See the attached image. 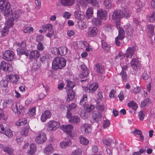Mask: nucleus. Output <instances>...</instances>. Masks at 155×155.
Segmentation results:
<instances>
[{
	"mask_svg": "<svg viewBox=\"0 0 155 155\" xmlns=\"http://www.w3.org/2000/svg\"><path fill=\"white\" fill-rule=\"evenodd\" d=\"M0 9L6 16L12 14L11 4L7 0H0Z\"/></svg>",
	"mask_w": 155,
	"mask_h": 155,
	"instance_id": "obj_1",
	"label": "nucleus"
},
{
	"mask_svg": "<svg viewBox=\"0 0 155 155\" xmlns=\"http://www.w3.org/2000/svg\"><path fill=\"white\" fill-rule=\"evenodd\" d=\"M66 62L65 59H54L52 62V68L54 70L61 69L65 66Z\"/></svg>",
	"mask_w": 155,
	"mask_h": 155,
	"instance_id": "obj_2",
	"label": "nucleus"
},
{
	"mask_svg": "<svg viewBox=\"0 0 155 155\" xmlns=\"http://www.w3.org/2000/svg\"><path fill=\"white\" fill-rule=\"evenodd\" d=\"M60 126V124L59 122L53 120H50L47 124L48 129L51 131L56 130Z\"/></svg>",
	"mask_w": 155,
	"mask_h": 155,
	"instance_id": "obj_3",
	"label": "nucleus"
},
{
	"mask_svg": "<svg viewBox=\"0 0 155 155\" xmlns=\"http://www.w3.org/2000/svg\"><path fill=\"white\" fill-rule=\"evenodd\" d=\"M46 140V134L44 132H40L36 134L35 140L37 143H42L45 142Z\"/></svg>",
	"mask_w": 155,
	"mask_h": 155,
	"instance_id": "obj_4",
	"label": "nucleus"
},
{
	"mask_svg": "<svg viewBox=\"0 0 155 155\" xmlns=\"http://www.w3.org/2000/svg\"><path fill=\"white\" fill-rule=\"evenodd\" d=\"M12 110L15 114H17L18 116L20 115L21 114L23 113L25 110V108L21 105H19L18 107L17 104H13L12 107Z\"/></svg>",
	"mask_w": 155,
	"mask_h": 155,
	"instance_id": "obj_5",
	"label": "nucleus"
},
{
	"mask_svg": "<svg viewBox=\"0 0 155 155\" xmlns=\"http://www.w3.org/2000/svg\"><path fill=\"white\" fill-rule=\"evenodd\" d=\"M0 67L1 69L5 71L11 72L13 70L12 65L8 62H6L4 61H3L1 62Z\"/></svg>",
	"mask_w": 155,
	"mask_h": 155,
	"instance_id": "obj_6",
	"label": "nucleus"
},
{
	"mask_svg": "<svg viewBox=\"0 0 155 155\" xmlns=\"http://www.w3.org/2000/svg\"><path fill=\"white\" fill-rule=\"evenodd\" d=\"M6 78L8 81L13 84H16L18 82L20 77L19 75L17 74H10L7 75Z\"/></svg>",
	"mask_w": 155,
	"mask_h": 155,
	"instance_id": "obj_7",
	"label": "nucleus"
},
{
	"mask_svg": "<svg viewBox=\"0 0 155 155\" xmlns=\"http://www.w3.org/2000/svg\"><path fill=\"white\" fill-rule=\"evenodd\" d=\"M102 117V113L100 111L95 110L93 112L91 117L94 122L97 123L100 121L101 120Z\"/></svg>",
	"mask_w": 155,
	"mask_h": 155,
	"instance_id": "obj_8",
	"label": "nucleus"
},
{
	"mask_svg": "<svg viewBox=\"0 0 155 155\" xmlns=\"http://www.w3.org/2000/svg\"><path fill=\"white\" fill-rule=\"evenodd\" d=\"M81 130L82 133L87 134L91 132L92 128L88 124H84L81 126Z\"/></svg>",
	"mask_w": 155,
	"mask_h": 155,
	"instance_id": "obj_9",
	"label": "nucleus"
},
{
	"mask_svg": "<svg viewBox=\"0 0 155 155\" xmlns=\"http://www.w3.org/2000/svg\"><path fill=\"white\" fill-rule=\"evenodd\" d=\"M98 29L95 27H91L87 29V34L89 37H93L97 35Z\"/></svg>",
	"mask_w": 155,
	"mask_h": 155,
	"instance_id": "obj_10",
	"label": "nucleus"
},
{
	"mask_svg": "<svg viewBox=\"0 0 155 155\" xmlns=\"http://www.w3.org/2000/svg\"><path fill=\"white\" fill-rule=\"evenodd\" d=\"M136 48L134 47H128L127 49V52L124 55V57L131 58L134 55Z\"/></svg>",
	"mask_w": 155,
	"mask_h": 155,
	"instance_id": "obj_11",
	"label": "nucleus"
},
{
	"mask_svg": "<svg viewBox=\"0 0 155 155\" xmlns=\"http://www.w3.org/2000/svg\"><path fill=\"white\" fill-rule=\"evenodd\" d=\"M97 15L98 18L101 19H106L107 18V12L102 9H99L97 11Z\"/></svg>",
	"mask_w": 155,
	"mask_h": 155,
	"instance_id": "obj_12",
	"label": "nucleus"
},
{
	"mask_svg": "<svg viewBox=\"0 0 155 155\" xmlns=\"http://www.w3.org/2000/svg\"><path fill=\"white\" fill-rule=\"evenodd\" d=\"M51 116V113L49 110H45L41 116V119L42 122H45L47 119L49 118Z\"/></svg>",
	"mask_w": 155,
	"mask_h": 155,
	"instance_id": "obj_13",
	"label": "nucleus"
},
{
	"mask_svg": "<svg viewBox=\"0 0 155 155\" xmlns=\"http://www.w3.org/2000/svg\"><path fill=\"white\" fill-rule=\"evenodd\" d=\"M94 68H96L97 72L100 74H103L105 73V68L101 64L97 63L94 66Z\"/></svg>",
	"mask_w": 155,
	"mask_h": 155,
	"instance_id": "obj_14",
	"label": "nucleus"
},
{
	"mask_svg": "<svg viewBox=\"0 0 155 155\" xmlns=\"http://www.w3.org/2000/svg\"><path fill=\"white\" fill-rule=\"evenodd\" d=\"M4 58H15V55L14 52L10 50H6L3 54Z\"/></svg>",
	"mask_w": 155,
	"mask_h": 155,
	"instance_id": "obj_15",
	"label": "nucleus"
},
{
	"mask_svg": "<svg viewBox=\"0 0 155 155\" xmlns=\"http://www.w3.org/2000/svg\"><path fill=\"white\" fill-rule=\"evenodd\" d=\"M121 15L122 18H128L130 17L131 15V12L127 8H122L121 10Z\"/></svg>",
	"mask_w": 155,
	"mask_h": 155,
	"instance_id": "obj_16",
	"label": "nucleus"
},
{
	"mask_svg": "<svg viewBox=\"0 0 155 155\" xmlns=\"http://www.w3.org/2000/svg\"><path fill=\"white\" fill-rule=\"evenodd\" d=\"M62 131L67 133H70L73 129L72 125H62L61 127Z\"/></svg>",
	"mask_w": 155,
	"mask_h": 155,
	"instance_id": "obj_17",
	"label": "nucleus"
},
{
	"mask_svg": "<svg viewBox=\"0 0 155 155\" xmlns=\"http://www.w3.org/2000/svg\"><path fill=\"white\" fill-rule=\"evenodd\" d=\"M66 92L67 96V101H69L74 100L75 98V94L74 91L71 89H68Z\"/></svg>",
	"mask_w": 155,
	"mask_h": 155,
	"instance_id": "obj_18",
	"label": "nucleus"
},
{
	"mask_svg": "<svg viewBox=\"0 0 155 155\" xmlns=\"http://www.w3.org/2000/svg\"><path fill=\"white\" fill-rule=\"evenodd\" d=\"M81 67L82 69V71L80 77L81 78H83L87 77L89 74L90 72L85 65H82Z\"/></svg>",
	"mask_w": 155,
	"mask_h": 155,
	"instance_id": "obj_19",
	"label": "nucleus"
},
{
	"mask_svg": "<svg viewBox=\"0 0 155 155\" xmlns=\"http://www.w3.org/2000/svg\"><path fill=\"white\" fill-rule=\"evenodd\" d=\"M131 66L134 70H136L137 67L140 65V62L138 59H132L130 62Z\"/></svg>",
	"mask_w": 155,
	"mask_h": 155,
	"instance_id": "obj_20",
	"label": "nucleus"
},
{
	"mask_svg": "<svg viewBox=\"0 0 155 155\" xmlns=\"http://www.w3.org/2000/svg\"><path fill=\"white\" fill-rule=\"evenodd\" d=\"M74 15L75 18L78 20L83 19L84 18V13L80 10L75 11L74 13Z\"/></svg>",
	"mask_w": 155,
	"mask_h": 155,
	"instance_id": "obj_21",
	"label": "nucleus"
},
{
	"mask_svg": "<svg viewBox=\"0 0 155 155\" xmlns=\"http://www.w3.org/2000/svg\"><path fill=\"white\" fill-rule=\"evenodd\" d=\"M101 43L102 48L104 51L107 53L110 52V45L105 42L104 40H101Z\"/></svg>",
	"mask_w": 155,
	"mask_h": 155,
	"instance_id": "obj_22",
	"label": "nucleus"
},
{
	"mask_svg": "<svg viewBox=\"0 0 155 155\" xmlns=\"http://www.w3.org/2000/svg\"><path fill=\"white\" fill-rule=\"evenodd\" d=\"M118 35L116 37L119 38L121 41H122L125 38V32L124 29L120 26L118 28Z\"/></svg>",
	"mask_w": 155,
	"mask_h": 155,
	"instance_id": "obj_23",
	"label": "nucleus"
},
{
	"mask_svg": "<svg viewBox=\"0 0 155 155\" xmlns=\"http://www.w3.org/2000/svg\"><path fill=\"white\" fill-rule=\"evenodd\" d=\"M121 10L116 9L113 12L112 18L114 20H116L118 18H122L121 15Z\"/></svg>",
	"mask_w": 155,
	"mask_h": 155,
	"instance_id": "obj_24",
	"label": "nucleus"
},
{
	"mask_svg": "<svg viewBox=\"0 0 155 155\" xmlns=\"http://www.w3.org/2000/svg\"><path fill=\"white\" fill-rule=\"evenodd\" d=\"M75 0H61V3L64 6H71L74 3Z\"/></svg>",
	"mask_w": 155,
	"mask_h": 155,
	"instance_id": "obj_25",
	"label": "nucleus"
},
{
	"mask_svg": "<svg viewBox=\"0 0 155 155\" xmlns=\"http://www.w3.org/2000/svg\"><path fill=\"white\" fill-rule=\"evenodd\" d=\"M54 151V148L52 144H50L44 149V152L46 154H49Z\"/></svg>",
	"mask_w": 155,
	"mask_h": 155,
	"instance_id": "obj_26",
	"label": "nucleus"
},
{
	"mask_svg": "<svg viewBox=\"0 0 155 155\" xmlns=\"http://www.w3.org/2000/svg\"><path fill=\"white\" fill-rule=\"evenodd\" d=\"M84 108L86 111L87 112H90L94 109L95 106L92 104H86L84 105Z\"/></svg>",
	"mask_w": 155,
	"mask_h": 155,
	"instance_id": "obj_27",
	"label": "nucleus"
},
{
	"mask_svg": "<svg viewBox=\"0 0 155 155\" xmlns=\"http://www.w3.org/2000/svg\"><path fill=\"white\" fill-rule=\"evenodd\" d=\"M88 44L84 41H79L77 43V45L78 49H82L87 47V45Z\"/></svg>",
	"mask_w": 155,
	"mask_h": 155,
	"instance_id": "obj_28",
	"label": "nucleus"
},
{
	"mask_svg": "<svg viewBox=\"0 0 155 155\" xmlns=\"http://www.w3.org/2000/svg\"><path fill=\"white\" fill-rule=\"evenodd\" d=\"M30 149L28 151L29 154L32 155L37 150L36 145L35 144L31 143L29 146Z\"/></svg>",
	"mask_w": 155,
	"mask_h": 155,
	"instance_id": "obj_29",
	"label": "nucleus"
},
{
	"mask_svg": "<svg viewBox=\"0 0 155 155\" xmlns=\"http://www.w3.org/2000/svg\"><path fill=\"white\" fill-rule=\"evenodd\" d=\"M80 120L81 119L79 117L77 116H74L72 117L70 120H69L68 121L71 123L77 124L80 122Z\"/></svg>",
	"mask_w": 155,
	"mask_h": 155,
	"instance_id": "obj_30",
	"label": "nucleus"
},
{
	"mask_svg": "<svg viewBox=\"0 0 155 155\" xmlns=\"http://www.w3.org/2000/svg\"><path fill=\"white\" fill-rule=\"evenodd\" d=\"M94 13L93 9L91 7H89L87 9L86 16L88 19L90 18L93 15Z\"/></svg>",
	"mask_w": 155,
	"mask_h": 155,
	"instance_id": "obj_31",
	"label": "nucleus"
},
{
	"mask_svg": "<svg viewBox=\"0 0 155 155\" xmlns=\"http://www.w3.org/2000/svg\"><path fill=\"white\" fill-rule=\"evenodd\" d=\"M40 56V53L36 50L31 51L30 53V58H38Z\"/></svg>",
	"mask_w": 155,
	"mask_h": 155,
	"instance_id": "obj_32",
	"label": "nucleus"
},
{
	"mask_svg": "<svg viewBox=\"0 0 155 155\" xmlns=\"http://www.w3.org/2000/svg\"><path fill=\"white\" fill-rule=\"evenodd\" d=\"M98 86V84L96 83H93L90 85V86L88 90H89V92H94L96 90Z\"/></svg>",
	"mask_w": 155,
	"mask_h": 155,
	"instance_id": "obj_33",
	"label": "nucleus"
},
{
	"mask_svg": "<svg viewBox=\"0 0 155 155\" xmlns=\"http://www.w3.org/2000/svg\"><path fill=\"white\" fill-rule=\"evenodd\" d=\"M127 105L129 107L131 108L134 110H136L138 107L137 103L133 101H130L127 103Z\"/></svg>",
	"mask_w": 155,
	"mask_h": 155,
	"instance_id": "obj_34",
	"label": "nucleus"
},
{
	"mask_svg": "<svg viewBox=\"0 0 155 155\" xmlns=\"http://www.w3.org/2000/svg\"><path fill=\"white\" fill-rule=\"evenodd\" d=\"M14 18H11L8 19L5 23V25L9 28L12 27L14 25Z\"/></svg>",
	"mask_w": 155,
	"mask_h": 155,
	"instance_id": "obj_35",
	"label": "nucleus"
},
{
	"mask_svg": "<svg viewBox=\"0 0 155 155\" xmlns=\"http://www.w3.org/2000/svg\"><path fill=\"white\" fill-rule=\"evenodd\" d=\"M3 134L9 138H12L13 136L12 131L10 129L8 128H5V130Z\"/></svg>",
	"mask_w": 155,
	"mask_h": 155,
	"instance_id": "obj_36",
	"label": "nucleus"
},
{
	"mask_svg": "<svg viewBox=\"0 0 155 155\" xmlns=\"http://www.w3.org/2000/svg\"><path fill=\"white\" fill-rule=\"evenodd\" d=\"M103 5L105 9H109L112 7V2L110 0H105L103 2Z\"/></svg>",
	"mask_w": 155,
	"mask_h": 155,
	"instance_id": "obj_37",
	"label": "nucleus"
},
{
	"mask_svg": "<svg viewBox=\"0 0 155 155\" xmlns=\"http://www.w3.org/2000/svg\"><path fill=\"white\" fill-rule=\"evenodd\" d=\"M79 28L81 30H84L87 28V26L86 22L82 20L79 21L77 24Z\"/></svg>",
	"mask_w": 155,
	"mask_h": 155,
	"instance_id": "obj_38",
	"label": "nucleus"
},
{
	"mask_svg": "<svg viewBox=\"0 0 155 155\" xmlns=\"http://www.w3.org/2000/svg\"><path fill=\"white\" fill-rule=\"evenodd\" d=\"M80 143L84 145H87L89 142V140L85 137L82 136H80L79 137Z\"/></svg>",
	"mask_w": 155,
	"mask_h": 155,
	"instance_id": "obj_39",
	"label": "nucleus"
},
{
	"mask_svg": "<svg viewBox=\"0 0 155 155\" xmlns=\"http://www.w3.org/2000/svg\"><path fill=\"white\" fill-rule=\"evenodd\" d=\"M85 0H78L77 2V5L78 6V10H80V7H85L87 5V3Z\"/></svg>",
	"mask_w": 155,
	"mask_h": 155,
	"instance_id": "obj_40",
	"label": "nucleus"
},
{
	"mask_svg": "<svg viewBox=\"0 0 155 155\" xmlns=\"http://www.w3.org/2000/svg\"><path fill=\"white\" fill-rule=\"evenodd\" d=\"M71 144V142L69 140L67 141H64L60 143V146L62 148H65Z\"/></svg>",
	"mask_w": 155,
	"mask_h": 155,
	"instance_id": "obj_41",
	"label": "nucleus"
},
{
	"mask_svg": "<svg viewBox=\"0 0 155 155\" xmlns=\"http://www.w3.org/2000/svg\"><path fill=\"white\" fill-rule=\"evenodd\" d=\"M67 48L65 47H61L59 48V55L64 56L67 53Z\"/></svg>",
	"mask_w": 155,
	"mask_h": 155,
	"instance_id": "obj_42",
	"label": "nucleus"
},
{
	"mask_svg": "<svg viewBox=\"0 0 155 155\" xmlns=\"http://www.w3.org/2000/svg\"><path fill=\"white\" fill-rule=\"evenodd\" d=\"M4 152L7 153L9 155H13V150L10 147H4L2 148Z\"/></svg>",
	"mask_w": 155,
	"mask_h": 155,
	"instance_id": "obj_43",
	"label": "nucleus"
},
{
	"mask_svg": "<svg viewBox=\"0 0 155 155\" xmlns=\"http://www.w3.org/2000/svg\"><path fill=\"white\" fill-rule=\"evenodd\" d=\"M92 24L95 26H99L101 24V21L98 18H93L92 21Z\"/></svg>",
	"mask_w": 155,
	"mask_h": 155,
	"instance_id": "obj_44",
	"label": "nucleus"
},
{
	"mask_svg": "<svg viewBox=\"0 0 155 155\" xmlns=\"http://www.w3.org/2000/svg\"><path fill=\"white\" fill-rule=\"evenodd\" d=\"M87 101V95L86 94H84L80 100V104L84 106L86 104V103Z\"/></svg>",
	"mask_w": 155,
	"mask_h": 155,
	"instance_id": "obj_45",
	"label": "nucleus"
},
{
	"mask_svg": "<svg viewBox=\"0 0 155 155\" xmlns=\"http://www.w3.org/2000/svg\"><path fill=\"white\" fill-rule=\"evenodd\" d=\"M36 108L35 107H33L31 108H30L28 112V114L31 117L35 116L36 113Z\"/></svg>",
	"mask_w": 155,
	"mask_h": 155,
	"instance_id": "obj_46",
	"label": "nucleus"
},
{
	"mask_svg": "<svg viewBox=\"0 0 155 155\" xmlns=\"http://www.w3.org/2000/svg\"><path fill=\"white\" fill-rule=\"evenodd\" d=\"M23 12V11L21 10L16 9L14 12L13 15H14V16L15 18L17 19L21 16Z\"/></svg>",
	"mask_w": 155,
	"mask_h": 155,
	"instance_id": "obj_47",
	"label": "nucleus"
},
{
	"mask_svg": "<svg viewBox=\"0 0 155 155\" xmlns=\"http://www.w3.org/2000/svg\"><path fill=\"white\" fill-rule=\"evenodd\" d=\"M148 21L150 22H153L155 20V10L148 16Z\"/></svg>",
	"mask_w": 155,
	"mask_h": 155,
	"instance_id": "obj_48",
	"label": "nucleus"
},
{
	"mask_svg": "<svg viewBox=\"0 0 155 155\" xmlns=\"http://www.w3.org/2000/svg\"><path fill=\"white\" fill-rule=\"evenodd\" d=\"M120 74L121 77L123 81L126 82L127 79V75L126 72L122 70L120 72Z\"/></svg>",
	"mask_w": 155,
	"mask_h": 155,
	"instance_id": "obj_49",
	"label": "nucleus"
},
{
	"mask_svg": "<svg viewBox=\"0 0 155 155\" xmlns=\"http://www.w3.org/2000/svg\"><path fill=\"white\" fill-rule=\"evenodd\" d=\"M9 28H8L6 26H5L2 28V35L3 37L6 35L8 34V32L9 31Z\"/></svg>",
	"mask_w": 155,
	"mask_h": 155,
	"instance_id": "obj_50",
	"label": "nucleus"
},
{
	"mask_svg": "<svg viewBox=\"0 0 155 155\" xmlns=\"http://www.w3.org/2000/svg\"><path fill=\"white\" fill-rule=\"evenodd\" d=\"M136 6L138 11H140L143 7L142 2L140 0H137L136 2Z\"/></svg>",
	"mask_w": 155,
	"mask_h": 155,
	"instance_id": "obj_51",
	"label": "nucleus"
},
{
	"mask_svg": "<svg viewBox=\"0 0 155 155\" xmlns=\"http://www.w3.org/2000/svg\"><path fill=\"white\" fill-rule=\"evenodd\" d=\"M27 123L26 119L24 118L22 120H20L16 123L17 125L20 126L25 125Z\"/></svg>",
	"mask_w": 155,
	"mask_h": 155,
	"instance_id": "obj_52",
	"label": "nucleus"
},
{
	"mask_svg": "<svg viewBox=\"0 0 155 155\" xmlns=\"http://www.w3.org/2000/svg\"><path fill=\"white\" fill-rule=\"evenodd\" d=\"M77 107V105L75 103H72L67 107V110H68V111H71L75 109Z\"/></svg>",
	"mask_w": 155,
	"mask_h": 155,
	"instance_id": "obj_53",
	"label": "nucleus"
},
{
	"mask_svg": "<svg viewBox=\"0 0 155 155\" xmlns=\"http://www.w3.org/2000/svg\"><path fill=\"white\" fill-rule=\"evenodd\" d=\"M29 131L28 129L25 128H22L21 132V134L24 136H26L28 135Z\"/></svg>",
	"mask_w": 155,
	"mask_h": 155,
	"instance_id": "obj_54",
	"label": "nucleus"
},
{
	"mask_svg": "<svg viewBox=\"0 0 155 155\" xmlns=\"http://www.w3.org/2000/svg\"><path fill=\"white\" fill-rule=\"evenodd\" d=\"M34 29L33 27H26L24 28L23 31L26 33H30L31 31L33 32Z\"/></svg>",
	"mask_w": 155,
	"mask_h": 155,
	"instance_id": "obj_55",
	"label": "nucleus"
},
{
	"mask_svg": "<svg viewBox=\"0 0 155 155\" xmlns=\"http://www.w3.org/2000/svg\"><path fill=\"white\" fill-rule=\"evenodd\" d=\"M67 87L70 88L71 89H72L75 86V84L73 82L68 81H67Z\"/></svg>",
	"mask_w": 155,
	"mask_h": 155,
	"instance_id": "obj_56",
	"label": "nucleus"
},
{
	"mask_svg": "<svg viewBox=\"0 0 155 155\" xmlns=\"http://www.w3.org/2000/svg\"><path fill=\"white\" fill-rule=\"evenodd\" d=\"M88 3L91 4L92 6L97 5L98 2L97 0H86Z\"/></svg>",
	"mask_w": 155,
	"mask_h": 155,
	"instance_id": "obj_57",
	"label": "nucleus"
},
{
	"mask_svg": "<svg viewBox=\"0 0 155 155\" xmlns=\"http://www.w3.org/2000/svg\"><path fill=\"white\" fill-rule=\"evenodd\" d=\"M149 99L147 98L144 99L143 101L141 102V107H144L147 106V104L149 102Z\"/></svg>",
	"mask_w": 155,
	"mask_h": 155,
	"instance_id": "obj_58",
	"label": "nucleus"
},
{
	"mask_svg": "<svg viewBox=\"0 0 155 155\" xmlns=\"http://www.w3.org/2000/svg\"><path fill=\"white\" fill-rule=\"evenodd\" d=\"M59 48H53L51 50V52L52 54L55 55H59Z\"/></svg>",
	"mask_w": 155,
	"mask_h": 155,
	"instance_id": "obj_59",
	"label": "nucleus"
},
{
	"mask_svg": "<svg viewBox=\"0 0 155 155\" xmlns=\"http://www.w3.org/2000/svg\"><path fill=\"white\" fill-rule=\"evenodd\" d=\"M81 151L78 149L74 150L71 153V155H81Z\"/></svg>",
	"mask_w": 155,
	"mask_h": 155,
	"instance_id": "obj_60",
	"label": "nucleus"
},
{
	"mask_svg": "<svg viewBox=\"0 0 155 155\" xmlns=\"http://www.w3.org/2000/svg\"><path fill=\"white\" fill-rule=\"evenodd\" d=\"M1 86L3 87L7 88L8 87V82L7 81L2 80L0 82Z\"/></svg>",
	"mask_w": 155,
	"mask_h": 155,
	"instance_id": "obj_61",
	"label": "nucleus"
},
{
	"mask_svg": "<svg viewBox=\"0 0 155 155\" xmlns=\"http://www.w3.org/2000/svg\"><path fill=\"white\" fill-rule=\"evenodd\" d=\"M138 116L140 120L142 121L143 120L145 117V114L142 111H140L139 112Z\"/></svg>",
	"mask_w": 155,
	"mask_h": 155,
	"instance_id": "obj_62",
	"label": "nucleus"
},
{
	"mask_svg": "<svg viewBox=\"0 0 155 155\" xmlns=\"http://www.w3.org/2000/svg\"><path fill=\"white\" fill-rule=\"evenodd\" d=\"M44 48V46L41 43L39 42L37 45V49L39 51H42Z\"/></svg>",
	"mask_w": 155,
	"mask_h": 155,
	"instance_id": "obj_63",
	"label": "nucleus"
},
{
	"mask_svg": "<svg viewBox=\"0 0 155 155\" xmlns=\"http://www.w3.org/2000/svg\"><path fill=\"white\" fill-rule=\"evenodd\" d=\"M114 28V26L110 24H107L105 26V29L106 31H111Z\"/></svg>",
	"mask_w": 155,
	"mask_h": 155,
	"instance_id": "obj_64",
	"label": "nucleus"
}]
</instances>
